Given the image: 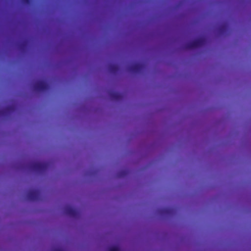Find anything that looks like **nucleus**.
<instances>
[{"instance_id":"nucleus-7","label":"nucleus","mask_w":251,"mask_h":251,"mask_svg":"<svg viewBox=\"0 0 251 251\" xmlns=\"http://www.w3.org/2000/svg\"><path fill=\"white\" fill-rule=\"evenodd\" d=\"M108 69L111 73L116 74L119 71V68L117 65L111 64L109 66Z\"/></svg>"},{"instance_id":"nucleus-8","label":"nucleus","mask_w":251,"mask_h":251,"mask_svg":"<svg viewBox=\"0 0 251 251\" xmlns=\"http://www.w3.org/2000/svg\"><path fill=\"white\" fill-rule=\"evenodd\" d=\"M111 98L116 100H119L122 98V96L121 94L117 92H112L110 94Z\"/></svg>"},{"instance_id":"nucleus-13","label":"nucleus","mask_w":251,"mask_h":251,"mask_svg":"<svg viewBox=\"0 0 251 251\" xmlns=\"http://www.w3.org/2000/svg\"><path fill=\"white\" fill-rule=\"evenodd\" d=\"M226 25H223L222 26V27L220 28V30L222 31L223 30H225V28H226Z\"/></svg>"},{"instance_id":"nucleus-3","label":"nucleus","mask_w":251,"mask_h":251,"mask_svg":"<svg viewBox=\"0 0 251 251\" xmlns=\"http://www.w3.org/2000/svg\"><path fill=\"white\" fill-rule=\"evenodd\" d=\"M34 88L36 91L44 92L48 89L49 85L46 82L41 80L35 83Z\"/></svg>"},{"instance_id":"nucleus-12","label":"nucleus","mask_w":251,"mask_h":251,"mask_svg":"<svg viewBox=\"0 0 251 251\" xmlns=\"http://www.w3.org/2000/svg\"><path fill=\"white\" fill-rule=\"evenodd\" d=\"M23 2L25 4H29L31 2V0H22Z\"/></svg>"},{"instance_id":"nucleus-9","label":"nucleus","mask_w":251,"mask_h":251,"mask_svg":"<svg viewBox=\"0 0 251 251\" xmlns=\"http://www.w3.org/2000/svg\"><path fill=\"white\" fill-rule=\"evenodd\" d=\"M172 213V209L169 208H166L164 209H162L160 211L161 214H170Z\"/></svg>"},{"instance_id":"nucleus-14","label":"nucleus","mask_w":251,"mask_h":251,"mask_svg":"<svg viewBox=\"0 0 251 251\" xmlns=\"http://www.w3.org/2000/svg\"><path fill=\"white\" fill-rule=\"evenodd\" d=\"M4 113V111H0V114H3Z\"/></svg>"},{"instance_id":"nucleus-11","label":"nucleus","mask_w":251,"mask_h":251,"mask_svg":"<svg viewBox=\"0 0 251 251\" xmlns=\"http://www.w3.org/2000/svg\"><path fill=\"white\" fill-rule=\"evenodd\" d=\"M127 174V172L126 171H123L121 172L120 174H119V176H126Z\"/></svg>"},{"instance_id":"nucleus-2","label":"nucleus","mask_w":251,"mask_h":251,"mask_svg":"<svg viewBox=\"0 0 251 251\" xmlns=\"http://www.w3.org/2000/svg\"><path fill=\"white\" fill-rule=\"evenodd\" d=\"M205 42V41L204 38H198L186 44L185 48L187 49H193L201 47L204 44Z\"/></svg>"},{"instance_id":"nucleus-10","label":"nucleus","mask_w":251,"mask_h":251,"mask_svg":"<svg viewBox=\"0 0 251 251\" xmlns=\"http://www.w3.org/2000/svg\"><path fill=\"white\" fill-rule=\"evenodd\" d=\"M108 251H120V249L117 247H111L109 248Z\"/></svg>"},{"instance_id":"nucleus-5","label":"nucleus","mask_w":251,"mask_h":251,"mask_svg":"<svg viewBox=\"0 0 251 251\" xmlns=\"http://www.w3.org/2000/svg\"><path fill=\"white\" fill-rule=\"evenodd\" d=\"M65 213L68 216L75 218L78 215V212L75 209L70 206H67L64 209Z\"/></svg>"},{"instance_id":"nucleus-4","label":"nucleus","mask_w":251,"mask_h":251,"mask_svg":"<svg viewBox=\"0 0 251 251\" xmlns=\"http://www.w3.org/2000/svg\"><path fill=\"white\" fill-rule=\"evenodd\" d=\"M144 68V65L140 63H136L129 67V71L131 73L137 74L141 73Z\"/></svg>"},{"instance_id":"nucleus-1","label":"nucleus","mask_w":251,"mask_h":251,"mask_svg":"<svg viewBox=\"0 0 251 251\" xmlns=\"http://www.w3.org/2000/svg\"><path fill=\"white\" fill-rule=\"evenodd\" d=\"M49 166L48 163L35 162L30 165V168L35 172L42 173L48 169Z\"/></svg>"},{"instance_id":"nucleus-6","label":"nucleus","mask_w":251,"mask_h":251,"mask_svg":"<svg viewBox=\"0 0 251 251\" xmlns=\"http://www.w3.org/2000/svg\"><path fill=\"white\" fill-rule=\"evenodd\" d=\"M40 192L38 190L29 191L27 194L28 199L31 201H34L38 200Z\"/></svg>"},{"instance_id":"nucleus-15","label":"nucleus","mask_w":251,"mask_h":251,"mask_svg":"<svg viewBox=\"0 0 251 251\" xmlns=\"http://www.w3.org/2000/svg\"><path fill=\"white\" fill-rule=\"evenodd\" d=\"M10 108H11V107H9L7 108V109H10Z\"/></svg>"}]
</instances>
